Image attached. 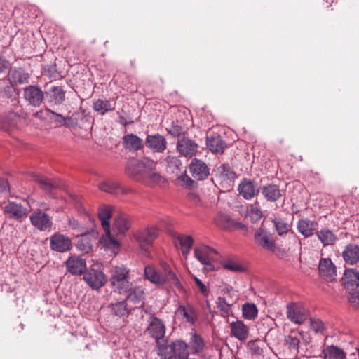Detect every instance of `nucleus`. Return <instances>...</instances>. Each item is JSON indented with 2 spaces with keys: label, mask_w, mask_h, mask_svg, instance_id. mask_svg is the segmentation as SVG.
Segmentation results:
<instances>
[{
  "label": "nucleus",
  "mask_w": 359,
  "mask_h": 359,
  "mask_svg": "<svg viewBox=\"0 0 359 359\" xmlns=\"http://www.w3.org/2000/svg\"><path fill=\"white\" fill-rule=\"evenodd\" d=\"M67 270L72 275H81L86 269V260L80 257L71 256L65 262Z\"/></svg>",
  "instance_id": "21"
},
{
  "label": "nucleus",
  "mask_w": 359,
  "mask_h": 359,
  "mask_svg": "<svg viewBox=\"0 0 359 359\" xmlns=\"http://www.w3.org/2000/svg\"><path fill=\"white\" fill-rule=\"evenodd\" d=\"M4 211L8 217L21 222L27 217V209L20 203L9 201L4 207Z\"/></svg>",
  "instance_id": "19"
},
{
  "label": "nucleus",
  "mask_w": 359,
  "mask_h": 359,
  "mask_svg": "<svg viewBox=\"0 0 359 359\" xmlns=\"http://www.w3.org/2000/svg\"><path fill=\"white\" fill-rule=\"evenodd\" d=\"M11 83L15 84H25L29 82V74L22 68H14L8 73Z\"/></svg>",
  "instance_id": "35"
},
{
  "label": "nucleus",
  "mask_w": 359,
  "mask_h": 359,
  "mask_svg": "<svg viewBox=\"0 0 359 359\" xmlns=\"http://www.w3.org/2000/svg\"><path fill=\"white\" fill-rule=\"evenodd\" d=\"M250 213L252 219L259 220L263 217L262 211L257 201L250 205Z\"/></svg>",
  "instance_id": "54"
},
{
  "label": "nucleus",
  "mask_w": 359,
  "mask_h": 359,
  "mask_svg": "<svg viewBox=\"0 0 359 359\" xmlns=\"http://www.w3.org/2000/svg\"><path fill=\"white\" fill-rule=\"evenodd\" d=\"M224 267L226 269L233 272H241L244 271V268L238 263L233 260H227L224 263Z\"/></svg>",
  "instance_id": "55"
},
{
  "label": "nucleus",
  "mask_w": 359,
  "mask_h": 359,
  "mask_svg": "<svg viewBox=\"0 0 359 359\" xmlns=\"http://www.w3.org/2000/svg\"><path fill=\"white\" fill-rule=\"evenodd\" d=\"M273 226L278 234L283 236L287 234L290 230V225L281 219H275L272 220Z\"/></svg>",
  "instance_id": "50"
},
{
  "label": "nucleus",
  "mask_w": 359,
  "mask_h": 359,
  "mask_svg": "<svg viewBox=\"0 0 359 359\" xmlns=\"http://www.w3.org/2000/svg\"><path fill=\"white\" fill-rule=\"evenodd\" d=\"M216 304L217 307L224 314H229L230 304H227L226 299L224 297H218Z\"/></svg>",
  "instance_id": "59"
},
{
  "label": "nucleus",
  "mask_w": 359,
  "mask_h": 359,
  "mask_svg": "<svg viewBox=\"0 0 359 359\" xmlns=\"http://www.w3.org/2000/svg\"><path fill=\"white\" fill-rule=\"evenodd\" d=\"M317 236L323 246L333 245L337 239V235L328 228H323L317 233Z\"/></svg>",
  "instance_id": "39"
},
{
  "label": "nucleus",
  "mask_w": 359,
  "mask_h": 359,
  "mask_svg": "<svg viewBox=\"0 0 359 359\" xmlns=\"http://www.w3.org/2000/svg\"><path fill=\"white\" fill-rule=\"evenodd\" d=\"M98 188L102 191L116 196L120 194H128L133 192V189L128 187H123L117 182L111 180L102 181L98 184Z\"/></svg>",
  "instance_id": "14"
},
{
  "label": "nucleus",
  "mask_w": 359,
  "mask_h": 359,
  "mask_svg": "<svg viewBox=\"0 0 359 359\" xmlns=\"http://www.w3.org/2000/svg\"><path fill=\"white\" fill-rule=\"evenodd\" d=\"M189 170L192 177L198 180H203L208 177L210 170L205 162L193 158L189 164Z\"/></svg>",
  "instance_id": "18"
},
{
  "label": "nucleus",
  "mask_w": 359,
  "mask_h": 359,
  "mask_svg": "<svg viewBox=\"0 0 359 359\" xmlns=\"http://www.w3.org/2000/svg\"><path fill=\"white\" fill-rule=\"evenodd\" d=\"M104 231V234L100 239V245L103 248L111 250L114 252L117 250L119 248V243L111 235L110 229Z\"/></svg>",
  "instance_id": "40"
},
{
  "label": "nucleus",
  "mask_w": 359,
  "mask_h": 359,
  "mask_svg": "<svg viewBox=\"0 0 359 359\" xmlns=\"http://www.w3.org/2000/svg\"><path fill=\"white\" fill-rule=\"evenodd\" d=\"M342 254L344 259L349 264H355L359 262V247L355 244L346 245Z\"/></svg>",
  "instance_id": "33"
},
{
  "label": "nucleus",
  "mask_w": 359,
  "mask_h": 359,
  "mask_svg": "<svg viewBox=\"0 0 359 359\" xmlns=\"http://www.w3.org/2000/svg\"><path fill=\"white\" fill-rule=\"evenodd\" d=\"M342 282L347 290H353L359 286V273L356 269H347L344 271Z\"/></svg>",
  "instance_id": "27"
},
{
  "label": "nucleus",
  "mask_w": 359,
  "mask_h": 359,
  "mask_svg": "<svg viewBox=\"0 0 359 359\" xmlns=\"http://www.w3.org/2000/svg\"><path fill=\"white\" fill-rule=\"evenodd\" d=\"M134 236L139 244L142 253L144 256H149L150 254L149 247L152 245L158 236L156 229L154 227H147L144 230L137 231Z\"/></svg>",
  "instance_id": "4"
},
{
  "label": "nucleus",
  "mask_w": 359,
  "mask_h": 359,
  "mask_svg": "<svg viewBox=\"0 0 359 359\" xmlns=\"http://www.w3.org/2000/svg\"><path fill=\"white\" fill-rule=\"evenodd\" d=\"M158 354L164 359H189L188 345L182 340H176L168 344L163 340L158 342Z\"/></svg>",
  "instance_id": "1"
},
{
  "label": "nucleus",
  "mask_w": 359,
  "mask_h": 359,
  "mask_svg": "<svg viewBox=\"0 0 359 359\" xmlns=\"http://www.w3.org/2000/svg\"><path fill=\"white\" fill-rule=\"evenodd\" d=\"M116 108V102L105 97L96 100L93 104V110L98 114L103 116L113 111Z\"/></svg>",
  "instance_id": "26"
},
{
  "label": "nucleus",
  "mask_w": 359,
  "mask_h": 359,
  "mask_svg": "<svg viewBox=\"0 0 359 359\" xmlns=\"http://www.w3.org/2000/svg\"><path fill=\"white\" fill-rule=\"evenodd\" d=\"M10 67V62L5 57L0 55V74L5 72Z\"/></svg>",
  "instance_id": "62"
},
{
  "label": "nucleus",
  "mask_w": 359,
  "mask_h": 359,
  "mask_svg": "<svg viewBox=\"0 0 359 359\" xmlns=\"http://www.w3.org/2000/svg\"><path fill=\"white\" fill-rule=\"evenodd\" d=\"M156 165V161L148 158H144L142 160L133 159L127 163L126 173L133 180L142 182L147 172L154 169Z\"/></svg>",
  "instance_id": "2"
},
{
  "label": "nucleus",
  "mask_w": 359,
  "mask_h": 359,
  "mask_svg": "<svg viewBox=\"0 0 359 359\" xmlns=\"http://www.w3.org/2000/svg\"><path fill=\"white\" fill-rule=\"evenodd\" d=\"M231 334L240 341L245 340L248 336V327L241 320L230 324Z\"/></svg>",
  "instance_id": "34"
},
{
  "label": "nucleus",
  "mask_w": 359,
  "mask_h": 359,
  "mask_svg": "<svg viewBox=\"0 0 359 359\" xmlns=\"http://www.w3.org/2000/svg\"><path fill=\"white\" fill-rule=\"evenodd\" d=\"M263 196L269 202L277 201L282 196L279 187L275 184H268L262 187Z\"/></svg>",
  "instance_id": "31"
},
{
  "label": "nucleus",
  "mask_w": 359,
  "mask_h": 359,
  "mask_svg": "<svg viewBox=\"0 0 359 359\" xmlns=\"http://www.w3.org/2000/svg\"><path fill=\"white\" fill-rule=\"evenodd\" d=\"M47 111L50 114L49 117L51 120L62 126L65 121V117L62 114H57L50 109H48Z\"/></svg>",
  "instance_id": "61"
},
{
  "label": "nucleus",
  "mask_w": 359,
  "mask_h": 359,
  "mask_svg": "<svg viewBox=\"0 0 359 359\" xmlns=\"http://www.w3.org/2000/svg\"><path fill=\"white\" fill-rule=\"evenodd\" d=\"M111 283L119 294H123L130 289V281L129 270L124 266H112L110 269Z\"/></svg>",
  "instance_id": "3"
},
{
  "label": "nucleus",
  "mask_w": 359,
  "mask_h": 359,
  "mask_svg": "<svg viewBox=\"0 0 359 359\" xmlns=\"http://www.w3.org/2000/svg\"><path fill=\"white\" fill-rule=\"evenodd\" d=\"M161 271L160 272L159 276L163 279V281L160 285L168 283L179 289H182V285L181 284L176 273L172 270L170 266L168 263L163 262L161 264Z\"/></svg>",
  "instance_id": "16"
},
{
  "label": "nucleus",
  "mask_w": 359,
  "mask_h": 359,
  "mask_svg": "<svg viewBox=\"0 0 359 359\" xmlns=\"http://www.w3.org/2000/svg\"><path fill=\"white\" fill-rule=\"evenodd\" d=\"M109 307L113 316L123 319L128 318L133 310V308L128 305L126 299L111 303Z\"/></svg>",
  "instance_id": "24"
},
{
  "label": "nucleus",
  "mask_w": 359,
  "mask_h": 359,
  "mask_svg": "<svg viewBox=\"0 0 359 359\" xmlns=\"http://www.w3.org/2000/svg\"><path fill=\"white\" fill-rule=\"evenodd\" d=\"M248 346L251 353L257 357L263 355L264 350L267 348L265 341L259 339L249 341Z\"/></svg>",
  "instance_id": "45"
},
{
  "label": "nucleus",
  "mask_w": 359,
  "mask_h": 359,
  "mask_svg": "<svg viewBox=\"0 0 359 359\" xmlns=\"http://www.w3.org/2000/svg\"><path fill=\"white\" fill-rule=\"evenodd\" d=\"M311 328L315 333L324 335L326 325L320 319L312 318L311 319Z\"/></svg>",
  "instance_id": "52"
},
{
  "label": "nucleus",
  "mask_w": 359,
  "mask_h": 359,
  "mask_svg": "<svg viewBox=\"0 0 359 359\" xmlns=\"http://www.w3.org/2000/svg\"><path fill=\"white\" fill-rule=\"evenodd\" d=\"M287 316L291 322L301 325L307 318V310L301 305L292 304L287 306Z\"/></svg>",
  "instance_id": "15"
},
{
  "label": "nucleus",
  "mask_w": 359,
  "mask_h": 359,
  "mask_svg": "<svg viewBox=\"0 0 359 359\" xmlns=\"http://www.w3.org/2000/svg\"><path fill=\"white\" fill-rule=\"evenodd\" d=\"M180 182L182 183V185L186 186L190 189L195 187V182L186 174H182L178 177Z\"/></svg>",
  "instance_id": "60"
},
{
  "label": "nucleus",
  "mask_w": 359,
  "mask_h": 359,
  "mask_svg": "<svg viewBox=\"0 0 359 359\" xmlns=\"http://www.w3.org/2000/svg\"><path fill=\"white\" fill-rule=\"evenodd\" d=\"M238 191L240 196L245 200H250L259 193V189L257 184L247 178H244L239 183Z\"/></svg>",
  "instance_id": "17"
},
{
  "label": "nucleus",
  "mask_w": 359,
  "mask_h": 359,
  "mask_svg": "<svg viewBox=\"0 0 359 359\" xmlns=\"http://www.w3.org/2000/svg\"><path fill=\"white\" fill-rule=\"evenodd\" d=\"M50 248L57 252H66L71 250L72 241L68 236L56 233L50 238Z\"/></svg>",
  "instance_id": "12"
},
{
  "label": "nucleus",
  "mask_w": 359,
  "mask_h": 359,
  "mask_svg": "<svg viewBox=\"0 0 359 359\" xmlns=\"http://www.w3.org/2000/svg\"><path fill=\"white\" fill-rule=\"evenodd\" d=\"M177 312L191 325H194L197 320L198 312L192 305H180L177 308Z\"/></svg>",
  "instance_id": "32"
},
{
  "label": "nucleus",
  "mask_w": 359,
  "mask_h": 359,
  "mask_svg": "<svg viewBox=\"0 0 359 359\" xmlns=\"http://www.w3.org/2000/svg\"><path fill=\"white\" fill-rule=\"evenodd\" d=\"M130 221L124 215L116 217L114 222V229L117 234H125L130 227Z\"/></svg>",
  "instance_id": "42"
},
{
  "label": "nucleus",
  "mask_w": 359,
  "mask_h": 359,
  "mask_svg": "<svg viewBox=\"0 0 359 359\" xmlns=\"http://www.w3.org/2000/svg\"><path fill=\"white\" fill-rule=\"evenodd\" d=\"M145 145L154 152L163 153L167 149L168 142L163 135L155 133L147 135L145 139Z\"/></svg>",
  "instance_id": "13"
},
{
  "label": "nucleus",
  "mask_w": 359,
  "mask_h": 359,
  "mask_svg": "<svg viewBox=\"0 0 359 359\" xmlns=\"http://www.w3.org/2000/svg\"><path fill=\"white\" fill-rule=\"evenodd\" d=\"M23 97L28 104L39 107L44 100V93L38 86L30 85L24 88Z\"/></svg>",
  "instance_id": "8"
},
{
  "label": "nucleus",
  "mask_w": 359,
  "mask_h": 359,
  "mask_svg": "<svg viewBox=\"0 0 359 359\" xmlns=\"http://www.w3.org/2000/svg\"><path fill=\"white\" fill-rule=\"evenodd\" d=\"M194 280L198 287L201 292L203 294L205 297H208L209 295V290L207 289L206 286L204 285V283L197 277L194 278Z\"/></svg>",
  "instance_id": "63"
},
{
  "label": "nucleus",
  "mask_w": 359,
  "mask_h": 359,
  "mask_svg": "<svg viewBox=\"0 0 359 359\" xmlns=\"http://www.w3.org/2000/svg\"><path fill=\"white\" fill-rule=\"evenodd\" d=\"M204 346L203 339L196 332H191L188 345L189 354L196 355L201 353L203 351Z\"/></svg>",
  "instance_id": "37"
},
{
  "label": "nucleus",
  "mask_w": 359,
  "mask_h": 359,
  "mask_svg": "<svg viewBox=\"0 0 359 359\" xmlns=\"http://www.w3.org/2000/svg\"><path fill=\"white\" fill-rule=\"evenodd\" d=\"M155 169L156 168L147 172L145 179L142 180V182L151 186L163 187L167 183V181L162 175L156 172Z\"/></svg>",
  "instance_id": "38"
},
{
  "label": "nucleus",
  "mask_w": 359,
  "mask_h": 359,
  "mask_svg": "<svg viewBox=\"0 0 359 359\" xmlns=\"http://www.w3.org/2000/svg\"><path fill=\"white\" fill-rule=\"evenodd\" d=\"M78 247L79 250L84 252L85 253L90 252L93 249V245L91 242L86 238H83L79 241Z\"/></svg>",
  "instance_id": "58"
},
{
  "label": "nucleus",
  "mask_w": 359,
  "mask_h": 359,
  "mask_svg": "<svg viewBox=\"0 0 359 359\" xmlns=\"http://www.w3.org/2000/svg\"><path fill=\"white\" fill-rule=\"evenodd\" d=\"M83 280L93 290H99L107 283L105 274L99 269H90L83 276Z\"/></svg>",
  "instance_id": "10"
},
{
  "label": "nucleus",
  "mask_w": 359,
  "mask_h": 359,
  "mask_svg": "<svg viewBox=\"0 0 359 359\" xmlns=\"http://www.w3.org/2000/svg\"><path fill=\"white\" fill-rule=\"evenodd\" d=\"M299 335L300 334L299 333L292 332L290 334L286 337V343L289 346L290 351H294V353H298L300 341Z\"/></svg>",
  "instance_id": "49"
},
{
  "label": "nucleus",
  "mask_w": 359,
  "mask_h": 359,
  "mask_svg": "<svg viewBox=\"0 0 359 359\" xmlns=\"http://www.w3.org/2000/svg\"><path fill=\"white\" fill-rule=\"evenodd\" d=\"M319 276L326 281L331 282L336 279V266L330 258H321L318 263Z\"/></svg>",
  "instance_id": "11"
},
{
  "label": "nucleus",
  "mask_w": 359,
  "mask_h": 359,
  "mask_svg": "<svg viewBox=\"0 0 359 359\" xmlns=\"http://www.w3.org/2000/svg\"><path fill=\"white\" fill-rule=\"evenodd\" d=\"M122 144L124 148L129 151H136L142 149L144 147L143 140L133 133L125 135Z\"/></svg>",
  "instance_id": "25"
},
{
  "label": "nucleus",
  "mask_w": 359,
  "mask_h": 359,
  "mask_svg": "<svg viewBox=\"0 0 359 359\" xmlns=\"http://www.w3.org/2000/svg\"><path fill=\"white\" fill-rule=\"evenodd\" d=\"M144 276L146 279L156 285H160L163 281V279L159 276L160 272L151 265H148L144 268Z\"/></svg>",
  "instance_id": "46"
},
{
  "label": "nucleus",
  "mask_w": 359,
  "mask_h": 359,
  "mask_svg": "<svg viewBox=\"0 0 359 359\" xmlns=\"http://www.w3.org/2000/svg\"><path fill=\"white\" fill-rule=\"evenodd\" d=\"M177 149L182 156L191 158L198 151V144L188 137H182L177 143Z\"/></svg>",
  "instance_id": "20"
},
{
  "label": "nucleus",
  "mask_w": 359,
  "mask_h": 359,
  "mask_svg": "<svg viewBox=\"0 0 359 359\" xmlns=\"http://www.w3.org/2000/svg\"><path fill=\"white\" fill-rule=\"evenodd\" d=\"M206 146L212 153H223L226 144L220 135L217 134L208 135L206 137Z\"/></svg>",
  "instance_id": "28"
},
{
  "label": "nucleus",
  "mask_w": 359,
  "mask_h": 359,
  "mask_svg": "<svg viewBox=\"0 0 359 359\" xmlns=\"http://www.w3.org/2000/svg\"><path fill=\"white\" fill-rule=\"evenodd\" d=\"M113 208L111 205H102L98 210V217L101 221L104 230L110 229V219L112 217Z\"/></svg>",
  "instance_id": "36"
},
{
  "label": "nucleus",
  "mask_w": 359,
  "mask_h": 359,
  "mask_svg": "<svg viewBox=\"0 0 359 359\" xmlns=\"http://www.w3.org/2000/svg\"><path fill=\"white\" fill-rule=\"evenodd\" d=\"M124 294H126L125 299L130 301L134 304L143 303L145 299V293L142 287L133 286V283L130 285V289Z\"/></svg>",
  "instance_id": "30"
},
{
  "label": "nucleus",
  "mask_w": 359,
  "mask_h": 359,
  "mask_svg": "<svg viewBox=\"0 0 359 359\" xmlns=\"http://www.w3.org/2000/svg\"><path fill=\"white\" fill-rule=\"evenodd\" d=\"M217 172L221 177L227 180H234L236 173L231 170V168L227 164H221L217 168Z\"/></svg>",
  "instance_id": "51"
},
{
  "label": "nucleus",
  "mask_w": 359,
  "mask_h": 359,
  "mask_svg": "<svg viewBox=\"0 0 359 359\" xmlns=\"http://www.w3.org/2000/svg\"><path fill=\"white\" fill-rule=\"evenodd\" d=\"M165 161L168 167L172 170V172L181 170L182 162L177 157L168 156Z\"/></svg>",
  "instance_id": "53"
},
{
  "label": "nucleus",
  "mask_w": 359,
  "mask_h": 359,
  "mask_svg": "<svg viewBox=\"0 0 359 359\" xmlns=\"http://www.w3.org/2000/svg\"><path fill=\"white\" fill-rule=\"evenodd\" d=\"M175 238L181 247L182 255L187 257L194 244V239L192 236L181 234L176 236Z\"/></svg>",
  "instance_id": "43"
},
{
  "label": "nucleus",
  "mask_w": 359,
  "mask_h": 359,
  "mask_svg": "<svg viewBox=\"0 0 359 359\" xmlns=\"http://www.w3.org/2000/svg\"><path fill=\"white\" fill-rule=\"evenodd\" d=\"M348 302L355 309H359V290H351L348 297Z\"/></svg>",
  "instance_id": "56"
},
{
  "label": "nucleus",
  "mask_w": 359,
  "mask_h": 359,
  "mask_svg": "<svg viewBox=\"0 0 359 359\" xmlns=\"http://www.w3.org/2000/svg\"><path fill=\"white\" fill-rule=\"evenodd\" d=\"M23 122V118L18 114L9 112L0 118V128L9 133H13L21 128Z\"/></svg>",
  "instance_id": "6"
},
{
  "label": "nucleus",
  "mask_w": 359,
  "mask_h": 359,
  "mask_svg": "<svg viewBox=\"0 0 359 359\" xmlns=\"http://www.w3.org/2000/svg\"><path fill=\"white\" fill-rule=\"evenodd\" d=\"M33 179L39 184L40 187L47 193H51L58 187L56 182H53L50 179L38 174H33Z\"/></svg>",
  "instance_id": "44"
},
{
  "label": "nucleus",
  "mask_w": 359,
  "mask_h": 359,
  "mask_svg": "<svg viewBox=\"0 0 359 359\" xmlns=\"http://www.w3.org/2000/svg\"><path fill=\"white\" fill-rule=\"evenodd\" d=\"M255 243L264 250L274 252L276 249V239L272 233L262 226L256 229L254 234Z\"/></svg>",
  "instance_id": "5"
},
{
  "label": "nucleus",
  "mask_w": 359,
  "mask_h": 359,
  "mask_svg": "<svg viewBox=\"0 0 359 359\" xmlns=\"http://www.w3.org/2000/svg\"><path fill=\"white\" fill-rule=\"evenodd\" d=\"M76 125H77L76 121L74 118H73L72 117H71V116L65 117V121L63 122L62 126H65L68 128H74L75 126H76Z\"/></svg>",
  "instance_id": "64"
},
{
  "label": "nucleus",
  "mask_w": 359,
  "mask_h": 359,
  "mask_svg": "<svg viewBox=\"0 0 359 359\" xmlns=\"http://www.w3.org/2000/svg\"><path fill=\"white\" fill-rule=\"evenodd\" d=\"M46 93L48 102L54 105H60L65 100V92L60 86H52Z\"/></svg>",
  "instance_id": "29"
},
{
  "label": "nucleus",
  "mask_w": 359,
  "mask_h": 359,
  "mask_svg": "<svg viewBox=\"0 0 359 359\" xmlns=\"http://www.w3.org/2000/svg\"><path fill=\"white\" fill-rule=\"evenodd\" d=\"M324 359H346L345 352L340 348L331 345L327 346L323 351Z\"/></svg>",
  "instance_id": "41"
},
{
  "label": "nucleus",
  "mask_w": 359,
  "mask_h": 359,
  "mask_svg": "<svg viewBox=\"0 0 359 359\" xmlns=\"http://www.w3.org/2000/svg\"><path fill=\"white\" fill-rule=\"evenodd\" d=\"M166 130L168 133L174 137H178L184 133V128L176 124H172L170 127Z\"/></svg>",
  "instance_id": "57"
},
{
  "label": "nucleus",
  "mask_w": 359,
  "mask_h": 359,
  "mask_svg": "<svg viewBox=\"0 0 359 359\" xmlns=\"http://www.w3.org/2000/svg\"><path fill=\"white\" fill-rule=\"evenodd\" d=\"M216 251L212 248L202 245L194 249V257L203 265H210L211 257Z\"/></svg>",
  "instance_id": "22"
},
{
  "label": "nucleus",
  "mask_w": 359,
  "mask_h": 359,
  "mask_svg": "<svg viewBox=\"0 0 359 359\" xmlns=\"http://www.w3.org/2000/svg\"><path fill=\"white\" fill-rule=\"evenodd\" d=\"M14 93L13 86L9 79H0V94L8 98L13 97Z\"/></svg>",
  "instance_id": "47"
},
{
  "label": "nucleus",
  "mask_w": 359,
  "mask_h": 359,
  "mask_svg": "<svg viewBox=\"0 0 359 359\" xmlns=\"http://www.w3.org/2000/svg\"><path fill=\"white\" fill-rule=\"evenodd\" d=\"M318 227V223L307 217L299 219L297 224L298 231L305 238L311 237Z\"/></svg>",
  "instance_id": "23"
},
{
  "label": "nucleus",
  "mask_w": 359,
  "mask_h": 359,
  "mask_svg": "<svg viewBox=\"0 0 359 359\" xmlns=\"http://www.w3.org/2000/svg\"><path fill=\"white\" fill-rule=\"evenodd\" d=\"M29 218L32 224L40 231H50L52 228V217L41 210L34 211Z\"/></svg>",
  "instance_id": "9"
},
{
  "label": "nucleus",
  "mask_w": 359,
  "mask_h": 359,
  "mask_svg": "<svg viewBox=\"0 0 359 359\" xmlns=\"http://www.w3.org/2000/svg\"><path fill=\"white\" fill-rule=\"evenodd\" d=\"M243 316L248 320H254L257 316V309L252 303H245L242 306Z\"/></svg>",
  "instance_id": "48"
},
{
  "label": "nucleus",
  "mask_w": 359,
  "mask_h": 359,
  "mask_svg": "<svg viewBox=\"0 0 359 359\" xmlns=\"http://www.w3.org/2000/svg\"><path fill=\"white\" fill-rule=\"evenodd\" d=\"M147 322L148 326L146 331L150 337L156 339L158 344V342H161L160 340L165 336V325L162 320L154 315H151Z\"/></svg>",
  "instance_id": "7"
}]
</instances>
